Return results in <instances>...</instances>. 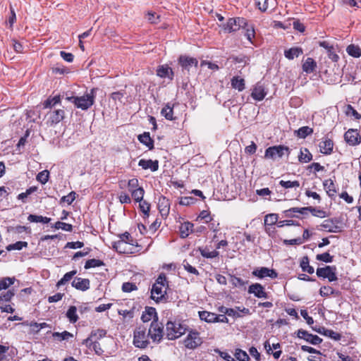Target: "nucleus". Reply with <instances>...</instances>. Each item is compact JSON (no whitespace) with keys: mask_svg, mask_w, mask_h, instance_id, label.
I'll return each mask as SVG.
<instances>
[{"mask_svg":"<svg viewBox=\"0 0 361 361\" xmlns=\"http://www.w3.org/2000/svg\"><path fill=\"white\" fill-rule=\"evenodd\" d=\"M320 226L323 229L330 233L336 232L338 228V226L334 224V221L331 219L325 220Z\"/></svg>","mask_w":361,"mask_h":361,"instance_id":"nucleus-43","label":"nucleus"},{"mask_svg":"<svg viewBox=\"0 0 361 361\" xmlns=\"http://www.w3.org/2000/svg\"><path fill=\"white\" fill-rule=\"evenodd\" d=\"M158 209L162 216H167L170 211V202L164 196H161L158 200Z\"/></svg>","mask_w":361,"mask_h":361,"instance_id":"nucleus-19","label":"nucleus"},{"mask_svg":"<svg viewBox=\"0 0 361 361\" xmlns=\"http://www.w3.org/2000/svg\"><path fill=\"white\" fill-rule=\"evenodd\" d=\"M231 85L232 88L238 90L239 92H242L245 88V80L238 76H234L231 78Z\"/></svg>","mask_w":361,"mask_h":361,"instance_id":"nucleus-29","label":"nucleus"},{"mask_svg":"<svg viewBox=\"0 0 361 361\" xmlns=\"http://www.w3.org/2000/svg\"><path fill=\"white\" fill-rule=\"evenodd\" d=\"M15 293L13 290H8L6 292H4L0 295V302H9L11 300L12 298L14 296Z\"/></svg>","mask_w":361,"mask_h":361,"instance_id":"nucleus-64","label":"nucleus"},{"mask_svg":"<svg viewBox=\"0 0 361 361\" xmlns=\"http://www.w3.org/2000/svg\"><path fill=\"white\" fill-rule=\"evenodd\" d=\"M317 68V63L312 58H307L302 64V71L306 73H313Z\"/></svg>","mask_w":361,"mask_h":361,"instance_id":"nucleus-30","label":"nucleus"},{"mask_svg":"<svg viewBox=\"0 0 361 361\" xmlns=\"http://www.w3.org/2000/svg\"><path fill=\"white\" fill-rule=\"evenodd\" d=\"M148 334L153 342L159 343L164 335L163 324L159 323L158 320H153L150 324Z\"/></svg>","mask_w":361,"mask_h":361,"instance_id":"nucleus-8","label":"nucleus"},{"mask_svg":"<svg viewBox=\"0 0 361 361\" xmlns=\"http://www.w3.org/2000/svg\"><path fill=\"white\" fill-rule=\"evenodd\" d=\"M346 52L350 56L354 58H360L361 56V49L358 45L351 44L346 48Z\"/></svg>","mask_w":361,"mask_h":361,"instance_id":"nucleus-38","label":"nucleus"},{"mask_svg":"<svg viewBox=\"0 0 361 361\" xmlns=\"http://www.w3.org/2000/svg\"><path fill=\"white\" fill-rule=\"evenodd\" d=\"M336 270L335 266H326L325 267L318 268L317 269V275L318 277L328 279L330 282L335 281L338 279Z\"/></svg>","mask_w":361,"mask_h":361,"instance_id":"nucleus-10","label":"nucleus"},{"mask_svg":"<svg viewBox=\"0 0 361 361\" xmlns=\"http://www.w3.org/2000/svg\"><path fill=\"white\" fill-rule=\"evenodd\" d=\"M87 346L90 348H92L95 353L99 355L104 353V350L101 348V345L97 341H90Z\"/></svg>","mask_w":361,"mask_h":361,"instance_id":"nucleus-57","label":"nucleus"},{"mask_svg":"<svg viewBox=\"0 0 361 361\" xmlns=\"http://www.w3.org/2000/svg\"><path fill=\"white\" fill-rule=\"evenodd\" d=\"M138 166L142 167V169H150L152 172H154L159 169V161L142 159L139 161Z\"/></svg>","mask_w":361,"mask_h":361,"instance_id":"nucleus-22","label":"nucleus"},{"mask_svg":"<svg viewBox=\"0 0 361 361\" xmlns=\"http://www.w3.org/2000/svg\"><path fill=\"white\" fill-rule=\"evenodd\" d=\"M27 243L25 241H18L15 243L10 244L6 247L7 250L11 251L13 250H20L23 247H27Z\"/></svg>","mask_w":361,"mask_h":361,"instance_id":"nucleus-52","label":"nucleus"},{"mask_svg":"<svg viewBox=\"0 0 361 361\" xmlns=\"http://www.w3.org/2000/svg\"><path fill=\"white\" fill-rule=\"evenodd\" d=\"M141 319L143 322H148L151 320H157L156 309L152 307H147L142 314Z\"/></svg>","mask_w":361,"mask_h":361,"instance_id":"nucleus-24","label":"nucleus"},{"mask_svg":"<svg viewBox=\"0 0 361 361\" xmlns=\"http://www.w3.org/2000/svg\"><path fill=\"white\" fill-rule=\"evenodd\" d=\"M49 178V172L47 170H44L39 172L36 177L37 181L42 184H45L48 182Z\"/></svg>","mask_w":361,"mask_h":361,"instance_id":"nucleus-55","label":"nucleus"},{"mask_svg":"<svg viewBox=\"0 0 361 361\" xmlns=\"http://www.w3.org/2000/svg\"><path fill=\"white\" fill-rule=\"evenodd\" d=\"M137 139L142 144L147 147L149 149H154V140L151 138L149 133L145 132L143 134L139 135Z\"/></svg>","mask_w":361,"mask_h":361,"instance_id":"nucleus-28","label":"nucleus"},{"mask_svg":"<svg viewBox=\"0 0 361 361\" xmlns=\"http://www.w3.org/2000/svg\"><path fill=\"white\" fill-rule=\"evenodd\" d=\"M52 227L56 229H62L69 232L73 231V226L71 224L61 221H56Z\"/></svg>","mask_w":361,"mask_h":361,"instance_id":"nucleus-56","label":"nucleus"},{"mask_svg":"<svg viewBox=\"0 0 361 361\" xmlns=\"http://www.w3.org/2000/svg\"><path fill=\"white\" fill-rule=\"evenodd\" d=\"M234 355L235 359L239 361H250L247 353L241 349H236Z\"/></svg>","mask_w":361,"mask_h":361,"instance_id":"nucleus-53","label":"nucleus"},{"mask_svg":"<svg viewBox=\"0 0 361 361\" xmlns=\"http://www.w3.org/2000/svg\"><path fill=\"white\" fill-rule=\"evenodd\" d=\"M334 257L331 256L329 252H324L322 254H319L316 256V259L319 261H322L326 263L331 262L333 261Z\"/></svg>","mask_w":361,"mask_h":361,"instance_id":"nucleus-63","label":"nucleus"},{"mask_svg":"<svg viewBox=\"0 0 361 361\" xmlns=\"http://www.w3.org/2000/svg\"><path fill=\"white\" fill-rule=\"evenodd\" d=\"M290 150L288 147L285 145H275L266 149L264 158L266 159H276L281 158L285 154L288 156Z\"/></svg>","mask_w":361,"mask_h":361,"instance_id":"nucleus-5","label":"nucleus"},{"mask_svg":"<svg viewBox=\"0 0 361 361\" xmlns=\"http://www.w3.org/2000/svg\"><path fill=\"white\" fill-rule=\"evenodd\" d=\"M149 334H147V328L144 326H139L133 332V345L136 348L145 349L149 344Z\"/></svg>","mask_w":361,"mask_h":361,"instance_id":"nucleus-4","label":"nucleus"},{"mask_svg":"<svg viewBox=\"0 0 361 361\" xmlns=\"http://www.w3.org/2000/svg\"><path fill=\"white\" fill-rule=\"evenodd\" d=\"M146 17L147 20L152 24H157L159 20V16L155 12L149 11L146 14Z\"/></svg>","mask_w":361,"mask_h":361,"instance_id":"nucleus-61","label":"nucleus"},{"mask_svg":"<svg viewBox=\"0 0 361 361\" xmlns=\"http://www.w3.org/2000/svg\"><path fill=\"white\" fill-rule=\"evenodd\" d=\"M312 154L307 148L300 149L298 160L301 163H308L312 159Z\"/></svg>","mask_w":361,"mask_h":361,"instance_id":"nucleus-35","label":"nucleus"},{"mask_svg":"<svg viewBox=\"0 0 361 361\" xmlns=\"http://www.w3.org/2000/svg\"><path fill=\"white\" fill-rule=\"evenodd\" d=\"M344 140L352 147L361 143V135L357 129L350 128L344 133Z\"/></svg>","mask_w":361,"mask_h":361,"instance_id":"nucleus-9","label":"nucleus"},{"mask_svg":"<svg viewBox=\"0 0 361 361\" xmlns=\"http://www.w3.org/2000/svg\"><path fill=\"white\" fill-rule=\"evenodd\" d=\"M334 142L329 137H324L322 141L319 142V152L325 155H329L333 152Z\"/></svg>","mask_w":361,"mask_h":361,"instance_id":"nucleus-17","label":"nucleus"},{"mask_svg":"<svg viewBox=\"0 0 361 361\" xmlns=\"http://www.w3.org/2000/svg\"><path fill=\"white\" fill-rule=\"evenodd\" d=\"M279 216L277 214H269L264 217V224L272 226L274 224H277L279 222Z\"/></svg>","mask_w":361,"mask_h":361,"instance_id":"nucleus-50","label":"nucleus"},{"mask_svg":"<svg viewBox=\"0 0 361 361\" xmlns=\"http://www.w3.org/2000/svg\"><path fill=\"white\" fill-rule=\"evenodd\" d=\"M186 333V328L176 321H168L166 324L165 334L169 340H175Z\"/></svg>","mask_w":361,"mask_h":361,"instance_id":"nucleus-3","label":"nucleus"},{"mask_svg":"<svg viewBox=\"0 0 361 361\" xmlns=\"http://www.w3.org/2000/svg\"><path fill=\"white\" fill-rule=\"evenodd\" d=\"M193 226V224L189 221L181 224L179 228L180 237L183 238L188 237L192 231Z\"/></svg>","mask_w":361,"mask_h":361,"instance_id":"nucleus-31","label":"nucleus"},{"mask_svg":"<svg viewBox=\"0 0 361 361\" xmlns=\"http://www.w3.org/2000/svg\"><path fill=\"white\" fill-rule=\"evenodd\" d=\"M313 133V129L309 126H302L295 130L294 134L299 138H305L307 136Z\"/></svg>","mask_w":361,"mask_h":361,"instance_id":"nucleus-36","label":"nucleus"},{"mask_svg":"<svg viewBox=\"0 0 361 361\" xmlns=\"http://www.w3.org/2000/svg\"><path fill=\"white\" fill-rule=\"evenodd\" d=\"M138 202L140 211L144 214L145 216H148L150 210V204L143 200Z\"/></svg>","mask_w":361,"mask_h":361,"instance_id":"nucleus-59","label":"nucleus"},{"mask_svg":"<svg viewBox=\"0 0 361 361\" xmlns=\"http://www.w3.org/2000/svg\"><path fill=\"white\" fill-rule=\"evenodd\" d=\"M202 342L203 341L200 337V333L197 330L190 329L183 341V344L186 348L195 350L200 346Z\"/></svg>","mask_w":361,"mask_h":361,"instance_id":"nucleus-6","label":"nucleus"},{"mask_svg":"<svg viewBox=\"0 0 361 361\" xmlns=\"http://www.w3.org/2000/svg\"><path fill=\"white\" fill-rule=\"evenodd\" d=\"M220 311L229 317L234 318L240 317L242 315L235 308L221 307Z\"/></svg>","mask_w":361,"mask_h":361,"instance_id":"nucleus-51","label":"nucleus"},{"mask_svg":"<svg viewBox=\"0 0 361 361\" xmlns=\"http://www.w3.org/2000/svg\"><path fill=\"white\" fill-rule=\"evenodd\" d=\"M275 0H255V4L257 8L262 12H265L269 7L275 6Z\"/></svg>","mask_w":361,"mask_h":361,"instance_id":"nucleus-34","label":"nucleus"},{"mask_svg":"<svg viewBox=\"0 0 361 361\" xmlns=\"http://www.w3.org/2000/svg\"><path fill=\"white\" fill-rule=\"evenodd\" d=\"M199 316L201 320L208 323H213L218 319L217 314L207 311H200Z\"/></svg>","mask_w":361,"mask_h":361,"instance_id":"nucleus-32","label":"nucleus"},{"mask_svg":"<svg viewBox=\"0 0 361 361\" xmlns=\"http://www.w3.org/2000/svg\"><path fill=\"white\" fill-rule=\"evenodd\" d=\"M267 95V92L262 85H256L251 93V97L256 101H262Z\"/></svg>","mask_w":361,"mask_h":361,"instance_id":"nucleus-25","label":"nucleus"},{"mask_svg":"<svg viewBox=\"0 0 361 361\" xmlns=\"http://www.w3.org/2000/svg\"><path fill=\"white\" fill-rule=\"evenodd\" d=\"M298 337L302 338L312 345H319L322 342V339L317 335L308 333L304 329H298L297 333Z\"/></svg>","mask_w":361,"mask_h":361,"instance_id":"nucleus-14","label":"nucleus"},{"mask_svg":"<svg viewBox=\"0 0 361 361\" xmlns=\"http://www.w3.org/2000/svg\"><path fill=\"white\" fill-rule=\"evenodd\" d=\"M161 114L166 119L169 121L174 120L173 117V105H171L169 103H167L161 109Z\"/></svg>","mask_w":361,"mask_h":361,"instance_id":"nucleus-33","label":"nucleus"},{"mask_svg":"<svg viewBox=\"0 0 361 361\" xmlns=\"http://www.w3.org/2000/svg\"><path fill=\"white\" fill-rule=\"evenodd\" d=\"M66 317L68 318L70 322L75 323L78 320V316L77 314V308L75 306H71L67 312Z\"/></svg>","mask_w":361,"mask_h":361,"instance_id":"nucleus-44","label":"nucleus"},{"mask_svg":"<svg viewBox=\"0 0 361 361\" xmlns=\"http://www.w3.org/2000/svg\"><path fill=\"white\" fill-rule=\"evenodd\" d=\"M178 63L183 69L189 70L190 67H197L198 65V61L197 59L190 57L185 55H181L178 58Z\"/></svg>","mask_w":361,"mask_h":361,"instance_id":"nucleus-16","label":"nucleus"},{"mask_svg":"<svg viewBox=\"0 0 361 361\" xmlns=\"http://www.w3.org/2000/svg\"><path fill=\"white\" fill-rule=\"evenodd\" d=\"M307 169L310 173H314L315 174L317 172L324 171V166H322L318 162H313L307 166Z\"/></svg>","mask_w":361,"mask_h":361,"instance_id":"nucleus-58","label":"nucleus"},{"mask_svg":"<svg viewBox=\"0 0 361 361\" xmlns=\"http://www.w3.org/2000/svg\"><path fill=\"white\" fill-rule=\"evenodd\" d=\"M300 267L303 271L307 272L310 274L314 273V268L310 265L309 258L307 256L303 257L300 262Z\"/></svg>","mask_w":361,"mask_h":361,"instance_id":"nucleus-42","label":"nucleus"},{"mask_svg":"<svg viewBox=\"0 0 361 361\" xmlns=\"http://www.w3.org/2000/svg\"><path fill=\"white\" fill-rule=\"evenodd\" d=\"M252 275L259 278L264 279L265 277H269L271 279H276L278 276L277 272L273 269H269L267 267H260L255 269L252 272Z\"/></svg>","mask_w":361,"mask_h":361,"instance_id":"nucleus-12","label":"nucleus"},{"mask_svg":"<svg viewBox=\"0 0 361 361\" xmlns=\"http://www.w3.org/2000/svg\"><path fill=\"white\" fill-rule=\"evenodd\" d=\"M131 196L135 202H140V200H143L145 195V190L142 187L137 188L135 190L132 191Z\"/></svg>","mask_w":361,"mask_h":361,"instance_id":"nucleus-49","label":"nucleus"},{"mask_svg":"<svg viewBox=\"0 0 361 361\" xmlns=\"http://www.w3.org/2000/svg\"><path fill=\"white\" fill-rule=\"evenodd\" d=\"M15 277H4L0 280V291L6 290L14 283Z\"/></svg>","mask_w":361,"mask_h":361,"instance_id":"nucleus-45","label":"nucleus"},{"mask_svg":"<svg viewBox=\"0 0 361 361\" xmlns=\"http://www.w3.org/2000/svg\"><path fill=\"white\" fill-rule=\"evenodd\" d=\"M169 281L164 273H161L152 285L151 289V298L156 302L165 303L168 300L167 289Z\"/></svg>","mask_w":361,"mask_h":361,"instance_id":"nucleus-1","label":"nucleus"},{"mask_svg":"<svg viewBox=\"0 0 361 361\" xmlns=\"http://www.w3.org/2000/svg\"><path fill=\"white\" fill-rule=\"evenodd\" d=\"M119 237L120 239L118 240H123V243H126L129 245H135V241L129 233L125 232L124 233L120 235Z\"/></svg>","mask_w":361,"mask_h":361,"instance_id":"nucleus-60","label":"nucleus"},{"mask_svg":"<svg viewBox=\"0 0 361 361\" xmlns=\"http://www.w3.org/2000/svg\"><path fill=\"white\" fill-rule=\"evenodd\" d=\"M345 114L347 116L353 117L355 120L359 121L361 119V114L350 104L345 106Z\"/></svg>","mask_w":361,"mask_h":361,"instance_id":"nucleus-40","label":"nucleus"},{"mask_svg":"<svg viewBox=\"0 0 361 361\" xmlns=\"http://www.w3.org/2000/svg\"><path fill=\"white\" fill-rule=\"evenodd\" d=\"M339 291L334 290L329 286H324L320 288L319 294L322 297H328L330 295H339Z\"/></svg>","mask_w":361,"mask_h":361,"instance_id":"nucleus-37","label":"nucleus"},{"mask_svg":"<svg viewBox=\"0 0 361 361\" xmlns=\"http://www.w3.org/2000/svg\"><path fill=\"white\" fill-rule=\"evenodd\" d=\"M97 90V88L94 87L82 96L66 97V99L74 104L76 108L86 111L94 104Z\"/></svg>","mask_w":361,"mask_h":361,"instance_id":"nucleus-2","label":"nucleus"},{"mask_svg":"<svg viewBox=\"0 0 361 361\" xmlns=\"http://www.w3.org/2000/svg\"><path fill=\"white\" fill-rule=\"evenodd\" d=\"M247 25V20L244 18H231L226 23L221 25L226 32H233L240 30V27H245Z\"/></svg>","mask_w":361,"mask_h":361,"instance_id":"nucleus-7","label":"nucleus"},{"mask_svg":"<svg viewBox=\"0 0 361 361\" xmlns=\"http://www.w3.org/2000/svg\"><path fill=\"white\" fill-rule=\"evenodd\" d=\"M157 75L161 78L173 79V71L168 65H161L157 67Z\"/></svg>","mask_w":361,"mask_h":361,"instance_id":"nucleus-23","label":"nucleus"},{"mask_svg":"<svg viewBox=\"0 0 361 361\" xmlns=\"http://www.w3.org/2000/svg\"><path fill=\"white\" fill-rule=\"evenodd\" d=\"M303 54V50L301 47H292L284 51V56L288 60H293L295 58Z\"/></svg>","mask_w":361,"mask_h":361,"instance_id":"nucleus-26","label":"nucleus"},{"mask_svg":"<svg viewBox=\"0 0 361 361\" xmlns=\"http://www.w3.org/2000/svg\"><path fill=\"white\" fill-rule=\"evenodd\" d=\"M319 47H323L326 50L329 59H330L333 62H338L339 60V56L336 54V49L334 45L330 44L326 41L319 42Z\"/></svg>","mask_w":361,"mask_h":361,"instance_id":"nucleus-15","label":"nucleus"},{"mask_svg":"<svg viewBox=\"0 0 361 361\" xmlns=\"http://www.w3.org/2000/svg\"><path fill=\"white\" fill-rule=\"evenodd\" d=\"M279 185L285 189L288 188H298L300 185V182L298 180H281L279 181Z\"/></svg>","mask_w":361,"mask_h":361,"instance_id":"nucleus-48","label":"nucleus"},{"mask_svg":"<svg viewBox=\"0 0 361 361\" xmlns=\"http://www.w3.org/2000/svg\"><path fill=\"white\" fill-rule=\"evenodd\" d=\"M248 293L253 294L257 298H268L269 294L265 290L264 287L259 283H255L251 284L248 288Z\"/></svg>","mask_w":361,"mask_h":361,"instance_id":"nucleus-13","label":"nucleus"},{"mask_svg":"<svg viewBox=\"0 0 361 361\" xmlns=\"http://www.w3.org/2000/svg\"><path fill=\"white\" fill-rule=\"evenodd\" d=\"M113 248L119 253L123 254H133L135 252L133 247H130L123 240H117L113 243Z\"/></svg>","mask_w":361,"mask_h":361,"instance_id":"nucleus-18","label":"nucleus"},{"mask_svg":"<svg viewBox=\"0 0 361 361\" xmlns=\"http://www.w3.org/2000/svg\"><path fill=\"white\" fill-rule=\"evenodd\" d=\"M71 285L75 289L85 291L87 290L90 287V281L88 279H82L80 277H76L72 281Z\"/></svg>","mask_w":361,"mask_h":361,"instance_id":"nucleus-20","label":"nucleus"},{"mask_svg":"<svg viewBox=\"0 0 361 361\" xmlns=\"http://www.w3.org/2000/svg\"><path fill=\"white\" fill-rule=\"evenodd\" d=\"M323 185L324 189L326 190L327 195L329 197H333L336 195L337 190L336 185L333 180H331V178L325 180L323 182Z\"/></svg>","mask_w":361,"mask_h":361,"instance_id":"nucleus-27","label":"nucleus"},{"mask_svg":"<svg viewBox=\"0 0 361 361\" xmlns=\"http://www.w3.org/2000/svg\"><path fill=\"white\" fill-rule=\"evenodd\" d=\"M75 192L72 191L68 195L63 196L60 200V202H66L68 204H71L75 200Z\"/></svg>","mask_w":361,"mask_h":361,"instance_id":"nucleus-62","label":"nucleus"},{"mask_svg":"<svg viewBox=\"0 0 361 361\" xmlns=\"http://www.w3.org/2000/svg\"><path fill=\"white\" fill-rule=\"evenodd\" d=\"M47 124L54 126L60 123L65 117V111L63 109L50 111L47 114Z\"/></svg>","mask_w":361,"mask_h":361,"instance_id":"nucleus-11","label":"nucleus"},{"mask_svg":"<svg viewBox=\"0 0 361 361\" xmlns=\"http://www.w3.org/2000/svg\"><path fill=\"white\" fill-rule=\"evenodd\" d=\"M61 103V97L60 95H56L54 97H49L44 102V108H52L53 106H56L58 104Z\"/></svg>","mask_w":361,"mask_h":361,"instance_id":"nucleus-41","label":"nucleus"},{"mask_svg":"<svg viewBox=\"0 0 361 361\" xmlns=\"http://www.w3.org/2000/svg\"><path fill=\"white\" fill-rule=\"evenodd\" d=\"M77 274V270H72L66 273L56 283V287L59 288L70 281L73 277Z\"/></svg>","mask_w":361,"mask_h":361,"instance_id":"nucleus-39","label":"nucleus"},{"mask_svg":"<svg viewBox=\"0 0 361 361\" xmlns=\"http://www.w3.org/2000/svg\"><path fill=\"white\" fill-rule=\"evenodd\" d=\"M52 336L59 341L68 340L69 338L73 337V334L67 331H64L61 333L54 332Z\"/></svg>","mask_w":361,"mask_h":361,"instance_id":"nucleus-54","label":"nucleus"},{"mask_svg":"<svg viewBox=\"0 0 361 361\" xmlns=\"http://www.w3.org/2000/svg\"><path fill=\"white\" fill-rule=\"evenodd\" d=\"M200 252L203 257L212 259L219 256V253L216 250L209 251L207 247L200 248Z\"/></svg>","mask_w":361,"mask_h":361,"instance_id":"nucleus-47","label":"nucleus"},{"mask_svg":"<svg viewBox=\"0 0 361 361\" xmlns=\"http://www.w3.org/2000/svg\"><path fill=\"white\" fill-rule=\"evenodd\" d=\"M107 334L106 330L103 329H97L96 330H92L90 333V335L88 338L83 340L82 343L88 345L90 341H97L104 338Z\"/></svg>","mask_w":361,"mask_h":361,"instance_id":"nucleus-21","label":"nucleus"},{"mask_svg":"<svg viewBox=\"0 0 361 361\" xmlns=\"http://www.w3.org/2000/svg\"><path fill=\"white\" fill-rule=\"evenodd\" d=\"M104 265V263L103 261L97 259H91L86 261L84 267L85 269H89L91 268L99 267Z\"/></svg>","mask_w":361,"mask_h":361,"instance_id":"nucleus-46","label":"nucleus"}]
</instances>
